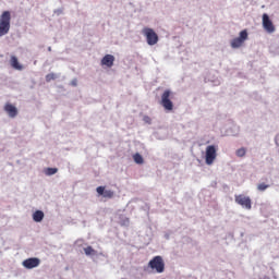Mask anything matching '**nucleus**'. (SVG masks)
<instances>
[{"mask_svg":"<svg viewBox=\"0 0 279 279\" xmlns=\"http://www.w3.org/2000/svg\"><path fill=\"white\" fill-rule=\"evenodd\" d=\"M12 20V15L10 11H4L0 16V37L5 36L8 32H10V21Z\"/></svg>","mask_w":279,"mask_h":279,"instance_id":"obj_1","label":"nucleus"},{"mask_svg":"<svg viewBox=\"0 0 279 279\" xmlns=\"http://www.w3.org/2000/svg\"><path fill=\"white\" fill-rule=\"evenodd\" d=\"M148 267L156 271V274H163L165 272V260L162 259V256H155L153 259L149 260Z\"/></svg>","mask_w":279,"mask_h":279,"instance_id":"obj_2","label":"nucleus"},{"mask_svg":"<svg viewBox=\"0 0 279 279\" xmlns=\"http://www.w3.org/2000/svg\"><path fill=\"white\" fill-rule=\"evenodd\" d=\"M142 34L145 36L147 45L154 46L158 44V34L154 32V28L144 27Z\"/></svg>","mask_w":279,"mask_h":279,"instance_id":"obj_3","label":"nucleus"},{"mask_svg":"<svg viewBox=\"0 0 279 279\" xmlns=\"http://www.w3.org/2000/svg\"><path fill=\"white\" fill-rule=\"evenodd\" d=\"M160 105L162 106V108H165V110H168L169 112L173 110V101H171V90L166 89L162 93Z\"/></svg>","mask_w":279,"mask_h":279,"instance_id":"obj_4","label":"nucleus"},{"mask_svg":"<svg viewBox=\"0 0 279 279\" xmlns=\"http://www.w3.org/2000/svg\"><path fill=\"white\" fill-rule=\"evenodd\" d=\"M217 160V146L209 145L206 147L205 151V162L206 165H213Z\"/></svg>","mask_w":279,"mask_h":279,"instance_id":"obj_5","label":"nucleus"},{"mask_svg":"<svg viewBox=\"0 0 279 279\" xmlns=\"http://www.w3.org/2000/svg\"><path fill=\"white\" fill-rule=\"evenodd\" d=\"M235 204L245 208V210H252V198L243 194L235 195Z\"/></svg>","mask_w":279,"mask_h":279,"instance_id":"obj_6","label":"nucleus"},{"mask_svg":"<svg viewBox=\"0 0 279 279\" xmlns=\"http://www.w3.org/2000/svg\"><path fill=\"white\" fill-rule=\"evenodd\" d=\"M247 40V31H241L240 36L231 40L232 49H239V47H243V43Z\"/></svg>","mask_w":279,"mask_h":279,"instance_id":"obj_7","label":"nucleus"},{"mask_svg":"<svg viewBox=\"0 0 279 279\" xmlns=\"http://www.w3.org/2000/svg\"><path fill=\"white\" fill-rule=\"evenodd\" d=\"M263 27L268 32V34H274V32H276V26H274V22L269 20V15H267V13L263 14Z\"/></svg>","mask_w":279,"mask_h":279,"instance_id":"obj_8","label":"nucleus"},{"mask_svg":"<svg viewBox=\"0 0 279 279\" xmlns=\"http://www.w3.org/2000/svg\"><path fill=\"white\" fill-rule=\"evenodd\" d=\"M22 265L25 269H35V267H38L40 265V258L29 257V258L25 259L22 263Z\"/></svg>","mask_w":279,"mask_h":279,"instance_id":"obj_9","label":"nucleus"},{"mask_svg":"<svg viewBox=\"0 0 279 279\" xmlns=\"http://www.w3.org/2000/svg\"><path fill=\"white\" fill-rule=\"evenodd\" d=\"M4 111L11 119H15L19 116V109L10 102L4 105Z\"/></svg>","mask_w":279,"mask_h":279,"instance_id":"obj_10","label":"nucleus"},{"mask_svg":"<svg viewBox=\"0 0 279 279\" xmlns=\"http://www.w3.org/2000/svg\"><path fill=\"white\" fill-rule=\"evenodd\" d=\"M98 195H102L104 197L108 198V199H112V197H114V192L112 190H106V187L104 186H98L96 189Z\"/></svg>","mask_w":279,"mask_h":279,"instance_id":"obj_11","label":"nucleus"},{"mask_svg":"<svg viewBox=\"0 0 279 279\" xmlns=\"http://www.w3.org/2000/svg\"><path fill=\"white\" fill-rule=\"evenodd\" d=\"M101 65H102V66H107L108 69H112V66H114V56H112V54H106V56L101 59Z\"/></svg>","mask_w":279,"mask_h":279,"instance_id":"obj_12","label":"nucleus"},{"mask_svg":"<svg viewBox=\"0 0 279 279\" xmlns=\"http://www.w3.org/2000/svg\"><path fill=\"white\" fill-rule=\"evenodd\" d=\"M10 64L16 71H22L23 70V65H21V63H19V59L14 56L11 57Z\"/></svg>","mask_w":279,"mask_h":279,"instance_id":"obj_13","label":"nucleus"},{"mask_svg":"<svg viewBox=\"0 0 279 279\" xmlns=\"http://www.w3.org/2000/svg\"><path fill=\"white\" fill-rule=\"evenodd\" d=\"M43 219H45V213H43V210H36L33 214V220L36 221V223H40Z\"/></svg>","mask_w":279,"mask_h":279,"instance_id":"obj_14","label":"nucleus"},{"mask_svg":"<svg viewBox=\"0 0 279 279\" xmlns=\"http://www.w3.org/2000/svg\"><path fill=\"white\" fill-rule=\"evenodd\" d=\"M133 160L134 162H136V165H143L145 162V160L143 159V156L138 153L133 155Z\"/></svg>","mask_w":279,"mask_h":279,"instance_id":"obj_15","label":"nucleus"},{"mask_svg":"<svg viewBox=\"0 0 279 279\" xmlns=\"http://www.w3.org/2000/svg\"><path fill=\"white\" fill-rule=\"evenodd\" d=\"M84 252H85L86 256H96L97 255V251H95V248H93V246L85 247Z\"/></svg>","mask_w":279,"mask_h":279,"instance_id":"obj_16","label":"nucleus"},{"mask_svg":"<svg viewBox=\"0 0 279 279\" xmlns=\"http://www.w3.org/2000/svg\"><path fill=\"white\" fill-rule=\"evenodd\" d=\"M245 154H247V150L245 149V147H242L235 151V155L238 156V158H243Z\"/></svg>","mask_w":279,"mask_h":279,"instance_id":"obj_17","label":"nucleus"},{"mask_svg":"<svg viewBox=\"0 0 279 279\" xmlns=\"http://www.w3.org/2000/svg\"><path fill=\"white\" fill-rule=\"evenodd\" d=\"M45 173L46 175H56V173H58V168H47Z\"/></svg>","mask_w":279,"mask_h":279,"instance_id":"obj_18","label":"nucleus"},{"mask_svg":"<svg viewBox=\"0 0 279 279\" xmlns=\"http://www.w3.org/2000/svg\"><path fill=\"white\" fill-rule=\"evenodd\" d=\"M58 75L56 73H49L46 75V82H52L53 80H57Z\"/></svg>","mask_w":279,"mask_h":279,"instance_id":"obj_19","label":"nucleus"},{"mask_svg":"<svg viewBox=\"0 0 279 279\" xmlns=\"http://www.w3.org/2000/svg\"><path fill=\"white\" fill-rule=\"evenodd\" d=\"M267 189H269V184L259 183V184L257 185V191L263 192V191H267Z\"/></svg>","mask_w":279,"mask_h":279,"instance_id":"obj_20","label":"nucleus"},{"mask_svg":"<svg viewBox=\"0 0 279 279\" xmlns=\"http://www.w3.org/2000/svg\"><path fill=\"white\" fill-rule=\"evenodd\" d=\"M143 121L146 122L148 125H151V118L149 116H144Z\"/></svg>","mask_w":279,"mask_h":279,"instance_id":"obj_21","label":"nucleus"},{"mask_svg":"<svg viewBox=\"0 0 279 279\" xmlns=\"http://www.w3.org/2000/svg\"><path fill=\"white\" fill-rule=\"evenodd\" d=\"M275 142H276V145H278L279 147V134L276 136Z\"/></svg>","mask_w":279,"mask_h":279,"instance_id":"obj_22","label":"nucleus"}]
</instances>
